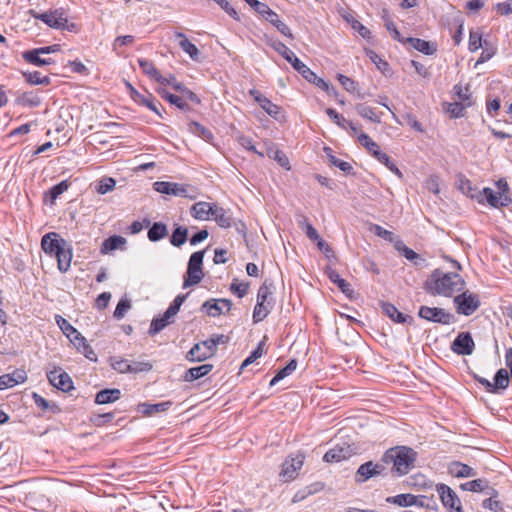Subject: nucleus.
Returning <instances> with one entry per match:
<instances>
[{
    "label": "nucleus",
    "instance_id": "nucleus-16",
    "mask_svg": "<svg viewBox=\"0 0 512 512\" xmlns=\"http://www.w3.org/2000/svg\"><path fill=\"white\" fill-rule=\"evenodd\" d=\"M155 191L174 196L187 197L188 187L184 184L157 181L153 184Z\"/></svg>",
    "mask_w": 512,
    "mask_h": 512
},
{
    "label": "nucleus",
    "instance_id": "nucleus-41",
    "mask_svg": "<svg viewBox=\"0 0 512 512\" xmlns=\"http://www.w3.org/2000/svg\"><path fill=\"white\" fill-rule=\"evenodd\" d=\"M188 229L183 226H177L170 237V242L175 247H181L187 241Z\"/></svg>",
    "mask_w": 512,
    "mask_h": 512
},
{
    "label": "nucleus",
    "instance_id": "nucleus-60",
    "mask_svg": "<svg viewBox=\"0 0 512 512\" xmlns=\"http://www.w3.org/2000/svg\"><path fill=\"white\" fill-rule=\"evenodd\" d=\"M269 156L271 158H273L275 161H277V163L285 168L286 170H290L291 167H290V163H289V159L288 157L285 155L284 152L278 150V149H275V150H270L269 151Z\"/></svg>",
    "mask_w": 512,
    "mask_h": 512
},
{
    "label": "nucleus",
    "instance_id": "nucleus-19",
    "mask_svg": "<svg viewBox=\"0 0 512 512\" xmlns=\"http://www.w3.org/2000/svg\"><path fill=\"white\" fill-rule=\"evenodd\" d=\"M215 206L208 202H197L191 207V215L197 220H208L213 215Z\"/></svg>",
    "mask_w": 512,
    "mask_h": 512
},
{
    "label": "nucleus",
    "instance_id": "nucleus-57",
    "mask_svg": "<svg viewBox=\"0 0 512 512\" xmlns=\"http://www.w3.org/2000/svg\"><path fill=\"white\" fill-rule=\"evenodd\" d=\"M116 186V181L115 179L111 178V177H105V178H102L99 182H98V185H97V192L99 194H106L110 191H112Z\"/></svg>",
    "mask_w": 512,
    "mask_h": 512
},
{
    "label": "nucleus",
    "instance_id": "nucleus-18",
    "mask_svg": "<svg viewBox=\"0 0 512 512\" xmlns=\"http://www.w3.org/2000/svg\"><path fill=\"white\" fill-rule=\"evenodd\" d=\"M460 488L463 491L483 492L486 495L498 496V492L493 487H490L488 481L485 479H475L462 483Z\"/></svg>",
    "mask_w": 512,
    "mask_h": 512
},
{
    "label": "nucleus",
    "instance_id": "nucleus-34",
    "mask_svg": "<svg viewBox=\"0 0 512 512\" xmlns=\"http://www.w3.org/2000/svg\"><path fill=\"white\" fill-rule=\"evenodd\" d=\"M324 152L331 165L338 167L341 171L347 174L352 173L353 166L349 162L343 161L334 156L333 150L330 147H324Z\"/></svg>",
    "mask_w": 512,
    "mask_h": 512
},
{
    "label": "nucleus",
    "instance_id": "nucleus-38",
    "mask_svg": "<svg viewBox=\"0 0 512 512\" xmlns=\"http://www.w3.org/2000/svg\"><path fill=\"white\" fill-rule=\"evenodd\" d=\"M157 92L162 98H164L171 104L175 105L179 109L187 110L189 108L188 104L184 101V99L182 97L171 94L166 89H163V88L158 89Z\"/></svg>",
    "mask_w": 512,
    "mask_h": 512
},
{
    "label": "nucleus",
    "instance_id": "nucleus-43",
    "mask_svg": "<svg viewBox=\"0 0 512 512\" xmlns=\"http://www.w3.org/2000/svg\"><path fill=\"white\" fill-rule=\"evenodd\" d=\"M189 131L193 133L196 136L201 137L205 141H210L213 139V134L210 130L205 128L203 125H201L198 122L191 121L189 124Z\"/></svg>",
    "mask_w": 512,
    "mask_h": 512
},
{
    "label": "nucleus",
    "instance_id": "nucleus-6",
    "mask_svg": "<svg viewBox=\"0 0 512 512\" xmlns=\"http://www.w3.org/2000/svg\"><path fill=\"white\" fill-rule=\"evenodd\" d=\"M454 304L457 313L470 316L480 307L481 302L477 294L464 291L454 298Z\"/></svg>",
    "mask_w": 512,
    "mask_h": 512
},
{
    "label": "nucleus",
    "instance_id": "nucleus-26",
    "mask_svg": "<svg viewBox=\"0 0 512 512\" xmlns=\"http://www.w3.org/2000/svg\"><path fill=\"white\" fill-rule=\"evenodd\" d=\"M121 397V391L119 389H104L99 391L95 396L96 404H109L117 401Z\"/></svg>",
    "mask_w": 512,
    "mask_h": 512
},
{
    "label": "nucleus",
    "instance_id": "nucleus-45",
    "mask_svg": "<svg viewBox=\"0 0 512 512\" xmlns=\"http://www.w3.org/2000/svg\"><path fill=\"white\" fill-rule=\"evenodd\" d=\"M16 102L23 106L37 107L40 105L41 99L33 92H25L17 97Z\"/></svg>",
    "mask_w": 512,
    "mask_h": 512
},
{
    "label": "nucleus",
    "instance_id": "nucleus-23",
    "mask_svg": "<svg viewBox=\"0 0 512 512\" xmlns=\"http://www.w3.org/2000/svg\"><path fill=\"white\" fill-rule=\"evenodd\" d=\"M382 310L391 320L397 323L411 322L413 319L409 315H405L400 312L393 304L383 302L381 304Z\"/></svg>",
    "mask_w": 512,
    "mask_h": 512
},
{
    "label": "nucleus",
    "instance_id": "nucleus-29",
    "mask_svg": "<svg viewBox=\"0 0 512 512\" xmlns=\"http://www.w3.org/2000/svg\"><path fill=\"white\" fill-rule=\"evenodd\" d=\"M175 36L176 38L180 39V48L186 52L193 60H198L200 56L199 49L193 43H191L183 33L176 32Z\"/></svg>",
    "mask_w": 512,
    "mask_h": 512
},
{
    "label": "nucleus",
    "instance_id": "nucleus-10",
    "mask_svg": "<svg viewBox=\"0 0 512 512\" xmlns=\"http://www.w3.org/2000/svg\"><path fill=\"white\" fill-rule=\"evenodd\" d=\"M436 491L439 494L442 504L449 509L450 512H463L459 497L448 485L440 483L436 486Z\"/></svg>",
    "mask_w": 512,
    "mask_h": 512
},
{
    "label": "nucleus",
    "instance_id": "nucleus-35",
    "mask_svg": "<svg viewBox=\"0 0 512 512\" xmlns=\"http://www.w3.org/2000/svg\"><path fill=\"white\" fill-rule=\"evenodd\" d=\"M168 234L167 226L162 222H155L148 230V239L151 242H157Z\"/></svg>",
    "mask_w": 512,
    "mask_h": 512
},
{
    "label": "nucleus",
    "instance_id": "nucleus-5",
    "mask_svg": "<svg viewBox=\"0 0 512 512\" xmlns=\"http://www.w3.org/2000/svg\"><path fill=\"white\" fill-rule=\"evenodd\" d=\"M359 142L382 164H384L391 172L396 174L398 177H402L401 171L386 154L381 152L379 145L374 142L367 134L361 133L358 136Z\"/></svg>",
    "mask_w": 512,
    "mask_h": 512
},
{
    "label": "nucleus",
    "instance_id": "nucleus-27",
    "mask_svg": "<svg viewBox=\"0 0 512 512\" xmlns=\"http://www.w3.org/2000/svg\"><path fill=\"white\" fill-rule=\"evenodd\" d=\"M350 456L349 447L335 446L327 451L323 457L325 462H340Z\"/></svg>",
    "mask_w": 512,
    "mask_h": 512
},
{
    "label": "nucleus",
    "instance_id": "nucleus-3",
    "mask_svg": "<svg viewBox=\"0 0 512 512\" xmlns=\"http://www.w3.org/2000/svg\"><path fill=\"white\" fill-rule=\"evenodd\" d=\"M35 19L41 20L46 25L54 29H67L68 31H74L76 24L72 23L68 25V18L65 9L58 8L50 10L44 13H33Z\"/></svg>",
    "mask_w": 512,
    "mask_h": 512
},
{
    "label": "nucleus",
    "instance_id": "nucleus-15",
    "mask_svg": "<svg viewBox=\"0 0 512 512\" xmlns=\"http://www.w3.org/2000/svg\"><path fill=\"white\" fill-rule=\"evenodd\" d=\"M451 349L458 355H471L474 350V341L469 332H461L451 344Z\"/></svg>",
    "mask_w": 512,
    "mask_h": 512
},
{
    "label": "nucleus",
    "instance_id": "nucleus-55",
    "mask_svg": "<svg viewBox=\"0 0 512 512\" xmlns=\"http://www.w3.org/2000/svg\"><path fill=\"white\" fill-rule=\"evenodd\" d=\"M34 402L36 406L44 411L51 410L53 412L59 411V408L56 404H51L49 401H47L44 397L39 395L38 393H33L32 395Z\"/></svg>",
    "mask_w": 512,
    "mask_h": 512
},
{
    "label": "nucleus",
    "instance_id": "nucleus-20",
    "mask_svg": "<svg viewBox=\"0 0 512 512\" xmlns=\"http://www.w3.org/2000/svg\"><path fill=\"white\" fill-rule=\"evenodd\" d=\"M266 43L277 51L292 66L294 59H298L295 54L281 41L266 36Z\"/></svg>",
    "mask_w": 512,
    "mask_h": 512
},
{
    "label": "nucleus",
    "instance_id": "nucleus-59",
    "mask_svg": "<svg viewBox=\"0 0 512 512\" xmlns=\"http://www.w3.org/2000/svg\"><path fill=\"white\" fill-rule=\"evenodd\" d=\"M69 188L68 181L64 180L50 188L48 195L51 203H53L62 193Z\"/></svg>",
    "mask_w": 512,
    "mask_h": 512
},
{
    "label": "nucleus",
    "instance_id": "nucleus-61",
    "mask_svg": "<svg viewBox=\"0 0 512 512\" xmlns=\"http://www.w3.org/2000/svg\"><path fill=\"white\" fill-rule=\"evenodd\" d=\"M483 194L486 198V201L492 206V207H495V208H498V207H502L501 206V203H502V199H500V195L498 193H495L493 191V189L491 188H484L483 189Z\"/></svg>",
    "mask_w": 512,
    "mask_h": 512
},
{
    "label": "nucleus",
    "instance_id": "nucleus-54",
    "mask_svg": "<svg viewBox=\"0 0 512 512\" xmlns=\"http://www.w3.org/2000/svg\"><path fill=\"white\" fill-rule=\"evenodd\" d=\"M271 308H272L271 306L257 302L254 307V311H253L254 322L258 323V322L264 320L270 313Z\"/></svg>",
    "mask_w": 512,
    "mask_h": 512
},
{
    "label": "nucleus",
    "instance_id": "nucleus-50",
    "mask_svg": "<svg viewBox=\"0 0 512 512\" xmlns=\"http://www.w3.org/2000/svg\"><path fill=\"white\" fill-rule=\"evenodd\" d=\"M356 111L358 112V114L360 116H362L363 118L369 119L372 122H375V123L381 122L380 117L375 114L373 109L365 104H362V103L357 104Z\"/></svg>",
    "mask_w": 512,
    "mask_h": 512
},
{
    "label": "nucleus",
    "instance_id": "nucleus-9",
    "mask_svg": "<svg viewBox=\"0 0 512 512\" xmlns=\"http://www.w3.org/2000/svg\"><path fill=\"white\" fill-rule=\"evenodd\" d=\"M418 316L427 321L443 325H449L455 321L454 315L446 312L443 308L424 305L420 307Z\"/></svg>",
    "mask_w": 512,
    "mask_h": 512
},
{
    "label": "nucleus",
    "instance_id": "nucleus-52",
    "mask_svg": "<svg viewBox=\"0 0 512 512\" xmlns=\"http://www.w3.org/2000/svg\"><path fill=\"white\" fill-rule=\"evenodd\" d=\"M137 103L146 106L151 111L155 112L159 117H162V114L157 106L160 105V103L151 94L142 95Z\"/></svg>",
    "mask_w": 512,
    "mask_h": 512
},
{
    "label": "nucleus",
    "instance_id": "nucleus-14",
    "mask_svg": "<svg viewBox=\"0 0 512 512\" xmlns=\"http://www.w3.org/2000/svg\"><path fill=\"white\" fill-rule=\"evenodd\" d=\"M47 378L52 386L63 392H68L73 389V382L71 377L61 368L50 371L47 374Z\"/></svg>",
    "mask_w": 512,
    "mask_h": 512
},
{
    "label": "nucleus",
    "instance_id": "nucleus-46",
    "mask_svg": "<svg viewBox=\"0 0 512 512\" xmlns=\"http://www.w3.org/2000/svg\"><path fill=\"white\" fill-rule=\"evenodd\" d=\"M138 64L140 68L142 69L143 73L148 75L150 78L154 79L155 81L157 79H161V74L157 70V68L154 66L153 62L147 59H138Z\"/></svg>",
    "mask_w": 512,
    "mask_h": 512
},
{
    "label": "nucleus",
    "instance_id": "nucleus-53",
    "mask_svg": "<svg viewBox=\"0 0 512 512\" xmlns=\"http://www.w3.org/2000/svg\"><path fill=\"white\" fill-rule=\"evenodd\" d=\"M496 185H497V187L499 189L498 194L500 195V199H502L501 206L509 205L512 202V199L508 195V193H509V186H508L507 181L504 180V179H499L496 182Z\"/></svg>",
    "mask_w": 512,
    "mask_h": 512
},
{
    "label": "nucleus",
    "instance_id": "nucleus-48",
    "mask_svg": "<svg viewBox=\"0 0 512 512\" xmlns=\"http://www.w3.org/2000/svg\"><path fill=\"white\" fill-rule=\"evenodd\" d=\"M171 318H166V312L164 315L160 318H154L151 321L150 328H149V335L154 336L160 331H162L167 325L171 323Z\"/></svg>",
    "mask_w": 512,
    "mask_h": 512
},
{
    "label": "nucleus",
    "instance_id": "nucleus-25",
    "mask_svg": "<svg viewBox=\"0 0 512 512\" xmlns=\"http://www.w3.org/2000/svg\"><path fill=\"white\" fill-rule=\"evenodd\" d=\"M55 257L57 258L58 269L61 272H67L70 268L72 260L71 245L67 242L66 246H64L63 249H61Z\"/></svg>",
    "mask_w": 512,
    "mask_h": 512
},
{
    "label": "nucleus",
    "instance_id": "nucleus-64",
    "mask_svg": "<svg viewBox=\"0 0 512 512\" xmlns=\"http://www.w3.org/2000/svg\"><path fill=\"white\" fill-rule=\"evenodd\" d=\"M488 498L485 499L482 503V506L485 509H488L490 511L494 512H500L503 509V505L500 501L496 500L497 496L487 495Z\"/></svg>",
    "mask_w": 512,
    "mask_h": 512
},
{
    "label": "nucleus",
    "instance_id": "nucleus-4",
    "mask_svg": "<svg viewBox=\"0 0 512 512\" xmlns=\"http://www.w3.org/2000/svg\"><path fill=\"white\" fill-rule=\"evenodd\" d=\"M204 251L194 252L188 261L186 277L184 278L183 288L197 285L204 277L203 273Z\"/></svg>",
    "mask_w": 512,
    "mask_h": 512
},
{
    "label": "nucleus",
    "instance_id": "nucleus-42",
    "mask_svg": "<svg viewBox=\"0 0 512 512\" xmlns=\"http://www.w3.org/2000/svg\"><path fill=\"white\" fill-rule=\"evenodd\" d=\"M171 405H172V403L170 401H166V402H161V403H157V404L143 403V404H140L139 407L142 408L141 411L145 415H152L157 412H164V411L168 410Z\"/></svg>",
    "mask_w": 512,
    "mask_h": 512
},
{
    "label": "nucleus",
    "instance_id": "nucleus-8",
    "mask_svg": "<svg viewBox=\"0 0 512 512\" xmlns=\"http://www.w3.org/2000/svg\"><path fill=\"white\" fill-rule=\"evenodd\" d=\"M229 341V337L223 334L213 335L209 339L202 341L200 343H196L190 349V355L194 356L196 352L200 351L202 346L206 347V354L202 355V357H196L199 361H204L212 356H214L217 352V346L219 344H226Z\"/></svg>",
    "mask_w": 512,
    "mask_h": 512
},
{
    "label": "nucleus",
    "instance_id": "nucleus-2",
    "mask_svg": "<svg viewBox=\"0 0 512 512\" xmlns=\"http://www.w3.org/2000/svg\"><path fill=\"white\" fill-rule=\"evenodd\" d=\"M417 459V452L407 446H396L388 449L382 456L384 464H393L392 472L403 476L410 472Z\"/></svg>",
    "mask_w": 512,
    "mask_h": 512
},
{
    "label": "nucleus",
    "instance_id": "nucleus-49",
    "mask_svg": "<svg viewBox=\"0 0 512 512\" xmlns=\"http://www.w3.org/2000/svg\"><path fill=\"white\" fill-rule=\"evenodd\" d=\"M4 375L9 378L7 385L8 388L24 383L27 380V374L23 369H15L12 373Z\"/></svg>",
    "mask_w": 512,
    "mask_h": 512
},
{
    "label": "nucleus",
    "instance_id": "nucleus-11",
    "mask_svg": "<svg viewBox=\"0 0 512 512\" xmlns=\"http://www.w3.org/2000/svg\"><path fill=\"white\" fill-rule=\"evenodd\" d=\"M385 469L386 467L384 463H374L372 461H368L360 465L357 469L355 481L358 483L366 482L374 476L382 475Z\"/></svg>",
    "mask_w": 512,
    "mask_h": 512
},
{
    "label": "nucleus",
    "instance_id": "nucleus-1",
    "mask_svg": "<svg viewBox=\"0 0 512 512\" xmlns=\"http://www.w3.org/2000/svg\"><path fill=\"white\" fill-rule=\"evenodd\" d=\"M464 287L465 281L458 273L444 272L441 269L433 270L423 285L428 294L446 297L463 290Z\"/></svg>",
    "mask_w": 512,
    "mask_h": 512
},
{
    "label": "nucleus",
    "instance_id": "nucleus-36",
    "mask_svg": "<svg viewBox=\"0 0 512 512\" xmlns=\"http://www.w3.org/2000/svg\"><path fill=\"white\" fill-rule=\"evenodd\" d=\"M386 501L401 507H409L415 506V503H417L418 500L416 495L407 493L388 497Z\"/></svg>",
    "mask_w": 512,
    "mask_h": 512
},
{
    "label": "nucleus",
    "instance_id": "nucleus-12",
    "mask_svg": "<svg viewBox=\"0 0 512 512\" xmlns=\"http://www.w3.org/2000/svg\"><path fill=\"white\" fill-rule=\"evenodd\" d=\"M66 243L67 241L60 238L59 234L56 232L47 233L41 239V247L43 251L54 257L61 249H63L64 246H66Z\"/></svg>",
    "mask_w": 512,
    "mask_h": 512
},
{
    "label": "nucleus",
    "instance_id": "nucleus-33",
    "mask_svg": "<svg viewBox=\"0 0 512 512\" xmlns=\"http://www.w3.org/2000/svg\"><path fill=\"white\" fill-rule=\"evenodd\" d=\"M126 244V239L122 236L114 235L105 239L101 246V253L106 254L110 251L121 248Z\"/></svg>",
    "mask_w": 512,
    "mask_h": 512
},
{
    "label": "nucleus",
    "instance_id": "nucleus-40",
    "mask_svg": "<svg viewBox=\"0 0 512 512\" xmlns=\"http://www.w3.org/2000/svg\"><path fill=\"white\" fill-rule=\"evenodd\" d=\"M509 385V374L505 369H499L494 377V383L492 384V393H495L498 389H506Z\"/></svg>",
    "mask_w": 512,
    "mask_h": 512
},
{
    "label": "nucleus",
    "instance_id": "nucleus-58",
    "mask_svg": "<svg viewBox=\"0 0 512 512\" xmlns=\"http://www.w3.org/2000/svg\"><path fill=\"white\" fill-rule=\"evenodd\" d=\"M56 322L60 329L63 331V333L68 337L71 338L74 336L78 331L76 328H74L65 318H63L60 315H56Z\"/></svg>",
    "mask_w": 512,
    "mask_h": 512
},
{
    "label": "nucleus",
    "instance_id": "nucleus-31",
    "mask_svg": "<svg viewBox=\"0 0 512 512\" xmlns=\"http://www.w3.org/2000/svg\"><path fill=\"white\" fill-rule=\"evenodd\" d=\"M213 369L212 364H203L197 367L188 369L184 375V380L187 382L195 381L207 375Z\"/></svg>",
    "mask_w": 512,
    "mask_h": 512
},
{
    "label": "nucleus",
    "instance_id": "nucleus-51",
    "mask_svg": "<svg viewBox=\"0 0 512 512\" xmlns=\"http://www.w3.org/2000/svg\"><path fill=\"white\" fill-rule=\"evenodd\" d=\"M188 295L189 294L187 293L176 296L168 309L165 311L166 318H173L179 312L181 305L184 303Z\"/></svg>",
    "mask_w": 512,
    "mask_h": 512
},
{
    "label": "nucleus",
    "instance_id": "nucleus-44",
    "mask_svg": "<svg viewBox=\"0 0 512 512\" xmlns=\"http://www.w3.org/2000/svg\"><path fill=\"white\" fill-rule=\"evenodd\" d=\"M271 300H272V284H268L267 281H265L259 288L258 294H257V302H260L262 304L271 306Z\"/></svg>",
    "mask_w": 512,
    "mask_h": 512
},
{
    "label": "nucleus",
    "instance_id": "nucleus-22",
    "mask_svg": "<svg viewBox=\"0 0 512 512\" xmlns=\"http://www.w3.org/2000/svg\"><path fill=\"white\" fill-rule=\"evenodd\" d=\"M42 54L38 51L37 48L24 51L22 53V58L27 62L35 66H46L54 63L51 58H43Z\"/></svg>",
    "mask_w": 512,
    "mask_h": 512
},
{
    "label": "nucleus",
    "instance_id": "nucleus-56",
    "mask_svg": "<svg viewBox=\"0 0 512 512\" xmlns=\"http://www.w3.org/2000/svg\"><path fill=\"white\" fill-rule=\"evenodd\" d=\"M467 105L462 102H454L446 104V111L452 118H460L464 116V110Z\"/></svg>",
    "mask_w": 512,
    "mask_h": 512
},
{
    "label": "nucleus",
    "instance_id": "nucleus-24",
    "mask_svg": "<svg viewBox=\"0 0 512 512\" xmlns=\"http://www.w3.org/2000/svg\"><path fill=\"white\" fill-rule=\"evenodd\" d=\"M449 473L457 478L474 477L477 474L472 467L458 461L449 465Z\"/></svg>",
    "mask_w": 512,
    "mask_h": 512
},
{
    "label": "nucleus",
    "instance_id": "nucleus-63",
    "mask_svg": "<svg viewBox=\"0 0 512 512\" xmlns=\"http://www.w3.org/2000/svg\"><path fill=\"white\" fill-rule=\"evenodd\" d=\"M130 308H131L130 300H128L127 298L121 299L118 302L116 309L114 311V317L116 319H122Z\"/></svg>",
    "mask_w": 512,
    "mask_h": 512
},
{
    "label": "nucleus",
    "instance_id": "nucleus-13",
    "mask_svg": "<svg viewBox=\"0 0 512 512\" xmlns=\"http://www.w3.org/2000/svg\"><path fill=\"white\" fill-rule=\"evenodd\" d=\"M303 463V455H297L296 457L288 458L283 463L279 476L285 482L294 480L297 476L298 470H300L301 467L303 466Z\"/></svg>",
    "mask_w": 512,
    "mask_h": 512
},
{
    "label": "nucleus",
    "instance_id": "nucleus-39",
    "mask_svg": "<svg viewBox=\"0 0 512 512\" xmlns=\"http://www.w3.org/2000/svg\"><path fill=\"white\" fill-rule=\"evenodd\" d=\"M260 107L271 117L278 120L281 114V108L272 103L267 97L258 99Z\"/></svg>",
    "mask_w": 512,
    "mask_h": 512
},
{
    "label": "nucleus",
    "instance_id": "nucleus-28",
    "mask_svg": "<svg viewBox=\"0 0 512 512\" xmlns=\"http://www.w3.org/2000/svg\"><path fill=\"white\" fill-rule=\"evenodd\" d=\"M396 250L403 255L407 260L414 263V265H421L425 262V259L422 258L418 253H416L411 248L407 247L402 241H397L395 243Z\"/></svg>",
    "mask_w": 512,
    "mask_h": 512
},
{
    "label": "nucleus",
    "instance_id": "nucleus-47",
    "mask_svg": "<svg viewBox=\"0 0 512 512\" xmlns=\"http://www.w3.org/2000/svg\"><path fill=\"white\" fill-rule=\"evenodd\" d=\"M25 80L31 85H49L50 78L48 76H42L40 72H23Z\"/></svg>",
    "mask_w": 512,
    "mask_h": 512
},
{
    "label": "nucleus",
    "instance_id": "nucleus-21",
    "mask_svg": "<svg viewBox=\"0 0 512 512\" xmlns=\"http://www.w3.org/2000/svg\"><path fill=\"white\" fill-rule=\"evenodd\" d=\"M405 42L409 43L415 50L425 55H433L437 51L435 44L420 38L408 37L405 39Z\"/></svg>",
    "mask_w": 512,
    "mask_h": 512
},
{
    "label": "nucleus",
    "instance_id": "nucleus-7",
    "mask_svg": "<svg viewBox=\"0 0 512 512\" xmlns=\"http://www.w3.org/2000/svg\"><path fill=\"white\" fill-rule=\"evenodd\" d=\"M293 68L302 75L308 82L326 91L329 95H336L334 87H331L324 79L318 77L308 66L299 59H294Z\"/></svg>",
    "mask_w": 512,
    "mask_h": 512
},
{
    "label": "nucleus",
    "instance_id": "nucleus-62",
    "mask_svg": "<svg viewBox=\"0 0 512 512\" xmlns=\"http://www.w3.org/2000/svg\"><path fill=\"white\" fill-rule=\"evenodd\" d=\"M454 91H455L457 97L461 100L462 103H465L467 106L471 105V101H470L471 94L469 92V87L468 86L463 87L460 84H456L454 86Z\"/></svg>",
    "mask_w": 512,
    "mask_h": 512
},
{
    "label": "nucleus",
    "instance_id": "nucleus-37",
    "mask_svg": "<svg viewBox=\"0 0 512 512\" xmlns=\"http://www.w3.org/2000/svg\"><path fill=\"white\" fill-rule=\"evenodd\" d=\"M297 368V360L291 359L288 364L280 369L270 381V386L276 385L279 381L291 375Z\"/></svg>",
    "mask_w": 512,
    "mask_h": 512
},
{
    "label": "nucleus",
    "instance_id": "nucleus-30",
    "mask_svg": "<svg viewBox=\"0 0 512 512\" xmlns=\"http://www.w3.org/2000/svg\"><path fill=\"white\" fill-rule=\"evenodd\" d=\"M328 278L338 286V288L347 296H351L353 293V289L351 285L340 277L338 272L332 268H328L326 271Z\"/></svg>",
    "mask_w": 512,
    "mask_h": 512
},
{
    "label": "nucleus",
    "instance_id": "nucleus-17",
    "mask_svg": "<svg viewBox=\"0 0 512 512\" xmlns=\"http://www.w3.org/2000/svg\"><path fill=\"white\" fill-rule=\"evenodd\" d=\"M223 306L229 311L232 307V301L229 299H209L201 306V311L207 313L209 316L217 317L222 314Z\"/></svg>",
    "mask_w": 512,
    "mask_h": 512
},
{
    "label": "nucleus",
    "instance_id": "nucleus-32",
    "mask_svg": "<svg viewBox=\"0 0 512 512\" xmlns=\"http://www.w3.org/2000/svg\"><path fill=\"white\" fill-rule=\"evenodd\" d=\"M214 220L218 226L222 228H230L233 224V218L231 215L222 207L215 206L213 215Z\"/></svg>",
    "mask_w": 512,
    "mask_h": 512
}]
</instances>
